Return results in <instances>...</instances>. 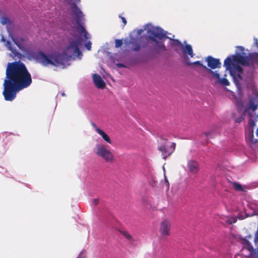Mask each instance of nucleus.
Returning a JSON list of instances; mask_svg holds the SVG:
<instances>
[{"instance_id": "4be33fe9", "label": "nucleus", "mask_w": 258, "mask_h": 258, "mask_svg": "<svg viewBox=\"0 0 258 258\" xmlns=\"http://www.w3.org/2000/svg\"><path fill=\"white\" fill-rule=\"evenodd\" d=\"M186 64L188 66L192 65V64H197V65H199L200 66H202L203 67L204 66H203V64L201 63V62L200 61H196L194 62H191L189 61V60H186Z\"/></svg>"}, {"instance_id": "1a4fd4ad", "label": "nucleus", "mask_w": 258, "mask_h": 258, "mask_svg": "<svg viewBox=\"0 0 258 258\" xmlns=\"http://www.w3.org/2000/svg\"><path fill=\"white\" fill-rule=\"evenodd\" d=\"M171 222L168 219H164L161 222L160 232L162 236H168L170 234Z\"/></svg>"}, {"instance_id": "a211bd4d", "label": "nucleus", "mask_w": 258, "mask_h": 258, "mask_svg": "<svg viewBox=\"0 0 258 258\" xmlns=\"http://www.w3.org/2000/svg\"><path fill=\"white\" fill-rule=\"evenodd\" d=\"M232 185L234 188L238 191H245L247 189L245 186H242L237 182H233Z\"/></svg>"}, {"instance_id": "f257e3e1", "label": "nucleus", "mask_w": 258, "mask_h": 258, "mask_svg": "<svg viewBox=\"0 0 258 258\" xmlns=\"http://www.w3.org/2000/svg\"><path fill=\"white\" fill-rule=\"evenodd\" d=\"M68 4H72L71 10L75 16L77 26L72 28L71 34L73 39L62 53L45 54L41 51L30 50L26 52V57L30 60H35L44 67L49 65L60 67L62 68L69 66V61L82 58V53L80 50L82 44V35L85 39L90 38V34L82 25L84 16L81 10L77 7L81 0H66Z\"/></svg>"}, {"instance_id": "412c9836", "label": "nucleus", "mask_w": 258, "mask_h": 258, "mask_svg": "<svg viewBox=\"0 0 258 258\" xmlns=\"http://www.w3.org/2000/svg\"><path fill=\"white\" fill-rule=\"evenodd\" d=\"M237 218L236 217H228L227 218V222L228 224H232L235 223L237 221Z\"/></svg>"}, {"instance_id": "393cba45", "label": "nucleus", "mask_w": 258, "mask_h": 258, "mask_svg": "<svg viewBox=\"0 0 258 258\" xmlns=\"http://www.w3.org/2000/svg\"><path fill=\"white\" fill-rule=\"evenodd\" d=\"M122 45V41L120 39L115 40V46L116 47L118 48L120 47Z\"/></svg>"}, {"instance_id": "2eb2a0df", "label": "nucleus", "mask_w": 258, "mask_h": 258, "mask_svg": "<svg viewBox=\"0 0 258 258\" xmlns=\"http://www.w3.org/2000/svg\"><path fill=\"white\" fill-rule=\"evenodd\" d=\"M98 135H99L101 138H102V139L105 141L106 142V143H107L108 144H112V142L110 139V138L109 137V136L107 134H106L103 130H102L101 129V130H97V133Z\"/></svg>"}, {"instance_id": "bb28decb", "label": "nucleus", "mask_w": 258, "mask_h": 258, "mask_svg": "<svg viewBox=\"0 0 258 258\" xmlns=\"http://www.w3.org/2000/svg\"><path fill=\"white\" fill-rule=\"evenodd\" d=\"M254 242L255 244H258V225H257V228L256 231V232L255 233V235H254Z\"/></svg>"}, {"instance_id": "4c0bfd02", "label": "nucleus", "mask_w": 258, "mask_h": 258, "mask_svg": "<svg viewBox=\"0 0 258 258\" xmlns=\"http://www.w3.org/2000/svg\"><path fill=\"white\" fill-rule=\"evenodd\" d=\"M144 205H145V206H146L147 208H149V206L145 203H144Z\"/></svg>"}, {"instance_id": "ea45409f", "label": "nucleus", "mask_w": 258, "mask_h": 258, "mask_svg": "<svg viewBox=\"0 0 258 258\" xmlns=\"http://www.w3.org/2000/svg\"><path fill=\"white\" fill-rule=\"evenodd\" d=\"M240 120L239 119H237V120H236V121H237V122H240Z\"/></svg>"}, {"instance_id": "c85d7f7f", "label": "nucleus", "mask_w": 258, "mask_h": 258, "mask_svg": "<svg viewBox=\"0 0 258 258\" xmlns=\"http://www.w3.org/2000/svg\"><path fill=\"white\" fill-rule=\"evenodd\" d=\"M164 177H165V185L166 187V189H167V190H168V189L169 188V182H168L165 173H164Z\"/></svg>"}, {"instance_id": "f8f14e48", "label": "nucleus", "mask_w": 258, "mask_h": 258, "mask_svg": "<svg viewBox=\"0 0 258 258\" xmlns=\"http://www.w3.org/2000/svg\"><path fill=\"white\" fill-rule=\"evenodd\" d=\"M128 44L131 45L130 47L133 50L135 51L139 50L141 48L139 38L138 37H131Z\"/></svg>"}, {"instance_id": "f704fd0d", "label": "nucleus", "mask_w": 258, "mask_h": 258, "mask_svg": "<svg viewBox=\"0 0 258 258\" xmlns=\"http://www.w3.org/2000/svg\"><path fill=\"white\" fill-rule=\"evenodd\" d=\"M124 236H125L126 238H128V239H130V238H131V235H130L128 233H127L125 232V233H124Z\"/></svg>"}, {"instance_id": "423d86ee", "label": "nucleus", "mask_w": 258, "mask_h": 258, "mask_svg": "<svg viewBox=\"0 0 258 258\" xmlns=\"http://www.w3.org/2000/svg\"><path fill=\"white\" fill-rule=\"evenodd\" d=\"M109 147L103 144H97L94 149L95 153L106 162H113L114 157Z\"/></svg>"}, {"instance_id": "6ab92c4d", "label": "nucleus", "mask_w": 258, "mask_h": 258, "mask_svg": "<svg viewBox=\"0 0 258 258\" xmlns=\"http://www.w3.org/2000/svg\"><path fill=\"white\" fill-rule=\"evenodd\" d=\"M217 134V133L214 131V130H212V131H210L209 132H206V133H205L204 134H203L202 135V138H213L216 134Z\"/></svg>"}, {"instance_id": "4468645a", "label": "nucleus", "mask_w": 258, "mask_h": 258, "mask_svg": "<svg viewBox=\"0 0 258 258\" xmlns=\"http://www.w3.org/2000/svg\"><path fill=\"white\" fill-rule=\"evenodd\" d=\"M257 101L256 98H251L249 99L247 108L244 110L246 111L247 109L254 111L257 107Z\"/></svg>"}, {"instance_id": "6e6552de", "label": "nucleus", "mask_w": 258, "mask_h": 258, "mask_svg": "<svg viewBox=\"0 0 258 258\" xmlns=\"http://www.w3.org/2000/svg\"><path fill=\"white\" fill-rule=\"evenodd\" d=\"M1 41L5 43V46L8 50L11 51L10 56L16 59L21 58V54L15 48L12 46L11 42L9 40L6 41L3 34H1Z\"/></svg>"}, {"instance_id": "0eeeda50", "label": "nucleus", "mask_w": 258, "mask_h": 258, "mask_svg": "<svg viewBox=\"0 0 258 258\" xmlns=\"http://www.w3.org/2000/svg\"><path fill=\"white\" fill-rule=\"evenodd\" d=\"M157 141L158 143V149L162 152L163 158L166 159L174 151L176 144L174 143H171L169 145V143L167 140L162 137H160Z\"/></svg>"}, {"instance_id": "f03ea898", "label": "nucleus", "mask_w": 258, "mask_h": 258, "mask_svg": "<svg viewBox=\"0 0 258 258\" xmlns=\"http://www.w3.org/2000/svg\"><path fill=\"white\" fill-rule=\"evenodd\" d=\"M6 75L3 94L6 101L14 100L18 92L32 83L31 75L24 64L20 61L9 63Z\"/></svg>"}, {"instance_id": "aec40b11", "label": "nucleus", "mask_w": 258, "mask_h": 258, "mask_svg": "<svg viewBox=\"0 0 258 258\" xmlns=\"http://www.w3.org/2000/svg\"><path fill=\"white\" fill-rule=\"evenodd\" d=\"M1 19V23L3 25H7L10 23V20L6 16H2L0 18Z\"/></svg>"}, {"instance_id": "a878e982", "label": "nucleus", "mask_w": 258, "mask_h": 258, "mask_svg": "<svg viewBox=\"0 0 258 258\" xmlns=\"http://www.w3.org/2000/svg\"><path fill=\"white\" fill-rule=\"evenodd\" d=\"M144 31H146V29H145V25L144 26L143 29H137L135 32H136L137 35L139 37L140 35H141L143 33V32Z\"/></svg>"}, {"instance_id": "a19ab883", "label": "nucleus", "mask_w": 258, "mask_h": 258, "mask_svg": "<svg viewBox=\"0 0 258 258\" xmlns=\"http://www.w3.org/2000/svg\"><path fill=\"white\" fill-rule=\"evenodd\" d=\"M163 170H164V171L165 172V168H164V166H163Z\"/></svg>"}, {"instance_id": "cd10ccee", "label": "nucleus", "mask_w": 258, "mask_h": 258, "mask_svg": "<svg viewBox=\"0 0 258 258\" xmlns=\"http://www.w3.org/2000/svg\"><path fill=\"white\" fill-rule=\"evenodd\" d=\"M91 42L90 41H88L86 44H85V46L86 48L88 50H90L91 48Z\"/></svg>"}, {"instance_id": "dca6fc26", "label": "nucleus", "mask_w": 258, "mask_h": 258, "mask_svg": "<svg viewBox=\"0 0 258 258\" xmlns=\"http://www.w3.org/2000/svg\"><path fill=\"white\" fill-rule=\"evenodd\" d=\"M12 40L15 44L21 50H23L24 46L23 43L24 41L23 37H12Z\"/></svg>"}, {"instance_id": "ddd939ff", "label": "nucleus", "mask_w": 258, "mask_h": 258, "mask_svg": "<svg viewBox=\"0 0 258 258\" xmlns=\"http://www.w3.org/2000/svg\"><path fill=\"white\" fill-rule=\"evenodd\" d=\"M93 80L95 85L98 88L103 89L105 87V83L99 75L94 74L93 75Z\"/></svg>"}, {"instance_id": "39448f33", "label": "nucleus", "mask_w": 258, "mask_h": 258, "mask_svg": "<svg viewBox=\"0 0 258 258\" xmlns=\"http://www.w3.org/2000/svg\"><path fill=\"white\" fill-rule=\"evenodd\" d=\"M206 60L207 62L208 66L210 69L207 68L206 66H203V68L207 70L209 75V77L215 79V83L216 84H218L224 86H229L230 83L226 79V75H224L223 77L221 78L218 71H213L212 70V69L221 68V63L220 62V60L217 58H213L211 56H208Z\"/></svg>"}, {"instance_id": "c756f323", "label": "nucleus", "mask_w": 258, "mask_h": 258, "mask_svg": "<svg viewBox=\"0 0 258 258\" xmlns=\"http://www.w3.org/2000/svg\"><path fill=\"white\" fill-rule=\"evenodd\" d=\"M91 125L92 126V127H93V128L94 129V130L95 131V132L96 133H97V130H101L100 128H99L98 127H97V126L95 124V123H94L93 122H92L91 123Z\"/></svg>"}, {"instance_id": "9d476101", "label": "nucleus", "mask_w": 258, "mask_h": 258, "mask_svg": "<svg viewBox=\"0 0 258 258\" xmlns=\"http://www.w3.org/2000/svg\"><path fill=\"white\" fill-rule=\"evenodd\" d=\"M187 168L190 173L195 175L199 171V164L194 160H189L187 163Z\"/></svg>"}, {"instance_id": "7c9ffc66", "label": "nucleus", "mask_w": 258, "mask_h": 258, "mask_svg": "<svg viewBox=\"0 0 258 258\" xmlns=\"http://www.w3.org/2000/svg\"><path fill=\"white\" fill-rule=\"evenodd\" d=\"M86 253L85 251H82L77 258H85Z\"/></svg>"}, {"instance_id": "20e7f679", "label": "nucleus", "mask_w": 258, "mask_h": 258, "mask_svg": "<svg viewBox=\"0 0 258 258\" xmlns=\"http://www.w3.org/2000/svg\"><path fill=\"white\" fill-rule=\"evenodd\" d=\"M145 29L147 31L146 39L148 44L157 51H165L166 48L164 41L166 38L170 39L167 36V32L151 23L145 24Z\"/></svg>"}, {"instance_id": "9b49d317", "label": "nucleus", "mask_w": 258, "mask_h": 258, "mask_svg": "<svg viewBox=\"0 0 258 258\" xmlns=\"http://www.w3.org/2000/svg\"><path fill=\"white\" fill-rule=\"evenodd\" d=\"M181 50L183 54L185 55H189L190 57L194 56V53L190 45L186 43V41L184 42V45H181Z\"/></svg>"}, {"instance_id": "f3484780", "label": "nucleus", "mask_w": 258, "mask_h": 258, "mask_svg": "<svg viewBox=\"0 0 258 258\" xmlns=\"http://www.w3.org/2000/svg\"><path fill=\"white\" fill-rule=\"evenodd\" d=\"M247 249L249 251L251 255L258 258V247L254 249L252 245L249 243L247 245Z\"/></svg>"}, {"instance_id": "58836bf2", "label": "nucleus", "mask_w": 258, "mask_h": 258, "mask_svg": "<svg viewBox=\"0 0 258 258\" xmlns=\"http://www.w3.org/2000/svg\"><path fill=\"white\" fill-rule=\"evenodd\" d=\"M61 95H62V96H65V94H64V93H61Z\"/></svg>"}, {"instance_id": "b1692460", "label": "nucleus", "mask_w": 258, "mask_h": 258, "mask_svg": "<svg viewBox=\"0 0 258 258\" xmlns=\"http://www.w3.org/2000/svg\"><path fill=\"white\" fill-rule=\"evenodd\" d=\"M170 39L172 41V43H171L172 45L179 46L182 45L180 42L177 39H172L171 38Z\"/></svg>"}, {"instance_id": "72a5a7b5", "label": "nucleus", "mask_w": 258, "mask_h": 258, "mask_svg": "<svg viewBox=\"0 0 258 258\" xmlns=\"http://www.w3.org/2000/svg\"><path fill=\"white\" fill-rule=\"evenodd\" d=\"M99 199H95L93 200V204L94 205H97L98 204Z\"/></svg>"}, {"instance_id": "e433bc0d", "label": "nucleus", "mask_w": 258, "mask_h": 258, "mask_svg": "<svg viewBox=\"0 0 258 258\" xmlns=\"http://www.w3.org/2000/svg\"><path fill=\"white\" fill-rule=\"evenodd\" d=\"M238 105V106H239V105H241V106H242V105H242V102H238V105Z\"/></svg>"}, {"instance_id": "473e14b6", "label": "nucleus", "mask_w": 258, "mask_h": 258, "mask_svg": "<svg viewBox=\"0 0 258 258\" xmlns=\"http://www.w3.org/2000/svg\"><path fill=\"white\" fill-rule=\"evenodd\" d=\"M119 17L121 19V20H122V22L123 23V25H125L126 24V23H127L125 18L124 17H123L120 16H119Z\"/></svg>"}, {"instance_id": "5701e85b", "label": "nucleus", "mask_w": 258, "mask_h": 258, "mask_svg": "<svg viewBox=\"0 0 258 258\" xmlns=\"http://www.w3.org/2000/svg\"><path fill=\"white\" fill-rule=\"evenodd\" d=\"M247 217H248V215L246 213H239L237 216V218L239 220H243Z\"/></svg>"}, {"instance_id": "2f4dec72", "label": "nucleus", "mask_w": 258, "mask_h": 258, "mask_svg": "<svg viewBox=\"0 0 258 258\" xmlns=\"http://www.w3.org/2000/svg\"><path fill=\"white\" fill-rule=\"evenodd\" d=\"M115 64L118 68H122L125 67V65L122 63H117Z\"/></svg>"}, {"instance_id": "c9c22d12", "label": "nucleus", "mask_w": 258, "mask_h": 258, "mask_svg": "<svg viewBox=\"0 0 258 258\" xmlns=\"http://www.w3.org/2000/svg\"><path fill=\"white\" fill-rule=\"evenodd\" d=\"M254 43L256 45V46L258 47V40L256 38L254 39Z\"/></svg>"}, {"instance_id": "7ed1b4c3", "label": "nucleus", "mask_w": 258, "mask_h": 258, "mask_svg": "<svg viewBox=\"0 0 258 258\" xmlns=\"http://www.w3.org/2000/svg\"><path fill=\"white\" fill-rule=\"evenodd\" d=\"M244 50L243 47L236 46L235 54L227 57L224 62V66L227 70L229 71L236 86H238V82L235 77L237 76L238 78H240V73L242 70L240 66L235 65L234 63L251 67L252 68H254L258 65V54L254 53L247 56Z\"/></svg>"}]
</instances>
